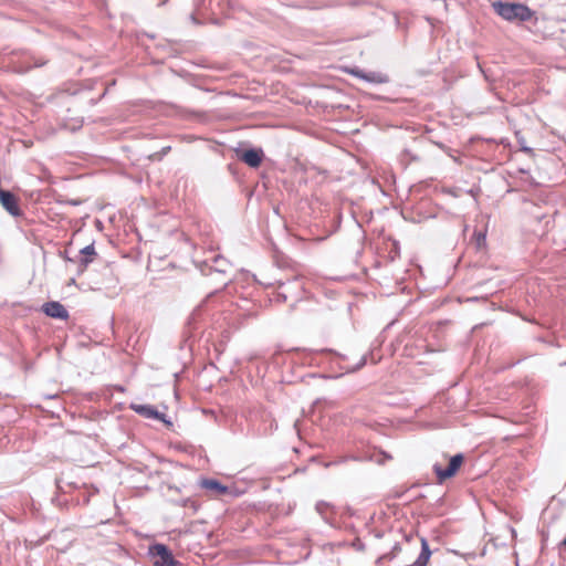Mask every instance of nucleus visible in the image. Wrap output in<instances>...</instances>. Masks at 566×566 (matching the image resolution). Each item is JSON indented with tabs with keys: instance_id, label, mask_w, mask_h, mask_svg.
<instances>
[{
	"instance_id": "obj_1",
	"label": "nucleus",
	"mask_w": 566,
	"mask_h": 566,
	"mask_svg": "<svg viewBox=\"0 0 566 566\" xmlns=\"http://www.w3.org/2000/svg\"><path fill=\"white\" fill-rule=\"evenodd\" d=\"M496 12L505 20L528 21L533 17L532 10L520 3H497Z\"/></svg>"
},
{
	"instance_id": "obj_2",
	"label": "nucleus",
	"mask_w": 566,
	"mask_h": 566,
	"mask_svg": "<svg viewBox=\"0 0 566 566\" xmlns=\"http://www.w3.org/2000/svg\"><path fill=\"white\" fill-rule=\"evenodd\" d=\"M463 460L464 459L462 454H455L449 460V464L446 469H443L440 463H434L433 471L437 475L438 481L441 483L447 479H450L453 475H455L458 470L461 468Z\"/></svg>"
},
{
	"instance_id": "obj_3",
	"label": "nucleus",
	"mask_w": 566,
	"mask_h": 566,
	"mask_svg": "<svg viewBox=\"0 0 566 566\" xmlns=\"http://www.w3.org/2000/svg\"><path fill=\"white\" fill-rule=\"evenodd\" d=\"M149 552L155 566H180V563L174 558L169 549L163 544L151 546Z\"/></svg>"
},
{
	"instance_id": "obj_4",
	"label": "nucleus",
	"mask_w": 566,
	"mask_h": 566,
	"mask_svg": "<svg viewBox=\"0 0 566 566\" xmlns=\"http://www.w3.org/2000/svg\"><path fill=\"white\" fill-rule=\"evenodd\" d=\"M0 203L11 216H21L19 198L12 192L0 189Z\"/></svg>"
},
{
	"instance_id": "obj_5",
	"label": "nucleus",
	"mask_w": 566,
	"mask_h": 566,
	"mask_svg": "<svg viewBox=\"0 0 566 566\" xmlns=\"http://www.w3.org/2000/svg\"><path fill=\"white\" fill-rule=\"evenodd\" d=\"M349 73L353 74L355 77H358V78H361L364 81L375 83V84H384L389 81L388 75L382 72L366 73L359 69H353V70H350Z\"/></svg>"
},
{
	"instance_id": "obj_6",
	"label": "nucleus",
	"mask_w": 566,
	"mask_h": 566,
	"mask_svg": "<svg viewBox=\"0 0 566 566\" xmlns=\"http://www.w3.org/2000/svg\"><path fill=\"white\" fill-rule=\"evenodd\" d=\"M262 149H248L238 155L239 159L252 168H258L263 159Z\"/></svg>"
},
{
	"instance_id": "obj_7",
	"label": "nucleus",
	"mask_w": 566,
	"mask_h": 566,
	"mask_svg": "<svg viewBox=\"0 0 566 566\" xmlns=\"http://www.w3.org/2000/svg\"><path fill=\"white\" fill-rule=\"evenodd\" d=\"M43 312L53 318L66 319L69 313L66 308L59 302H48L42 306Z\"/></svg>"
},
{
	"instance_id": "obj_8",
	"label": "nucleus",
	"mask_w": 566,
	"mask_h": 566,
	"mask_svg": "<svg viewBox=\"0 0 566 566\" xmlns=\"http://www.w3.org/2000/svg\"><path fill=\"white\" fill-rule=\"evenodd\" d=\"M130 409L145 418L164 420V415L158 412L153 406L132 403Z\"/></svg>"
},
{
	"instance_id": "obj_9",
	"label": "nucleus",
	"mask_w": 566,
	"mask_h": 566,
	"mask_svg": "<svg viewBox=\"0 0 566 566\" xmlns=\"http://www.w3.org/2000/svg\"><path fill=\"white\" fill-rule=\"evenodd\" d=\"M202 488L213 492L216 495H223L229 492L228 488L217 480L208 479L202 481Z\"/></svg>"
},
{
	"instance_id": "obj_10",
	"label": "nucleus",
	"mask_w": 566,
	"mask_h": 566,
	"mask_svg": "<svg viewBox=\"0 0 566 566\" xmlns=\"http://www.w3.org/2000/svg\"><path fill=\"white\" fill-rule=\"evenodd\" d=\"M473 241L478 249H484L486 245V234L485 232H475L473 234Z\"/></svg>"
},
{
	"instance_id": "obj_11",
	"label": "nucleus",
	"mask_w": 566,
	"mask_h": 566,
	"mask_svg": "<svg viewBox=\"0 0 566 566\" xmlns=\"http://www.w3.org/2000/svg\"><path fill=\"white\" fill-rule=\"evenodd\" d=\"M81 253L86 255V256H90V258H85L83 260V262L86 264V263H90L92 261V256L95 255V249H94V245L93 244H90V245H86L85 248H83L81 250Z\"/></svg>"
},
{
	"instance_id": "obj_12",
	"label": "nucleus",
	"mask_w": 566,
	"mask_h": 566,
	"mask_svg": "<svg viewBox=\"0 0 566 566\" xmlns=\"http://www.w3.org/2000/svg\"><path fill=\"white\" fill-rule=\"evenodd\" d=\"M562 545L566 546V537L563 539Z\"/></svg>"
}]
</instances>
